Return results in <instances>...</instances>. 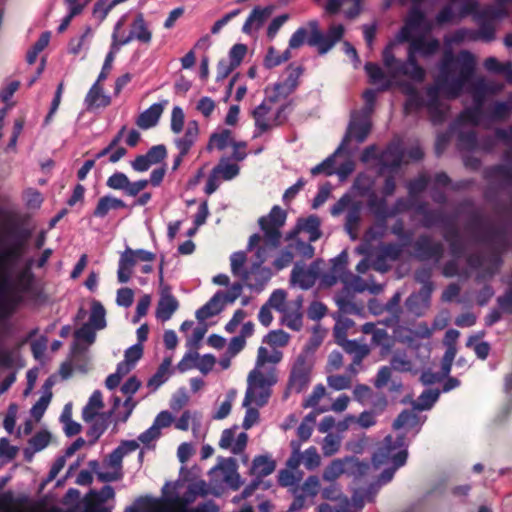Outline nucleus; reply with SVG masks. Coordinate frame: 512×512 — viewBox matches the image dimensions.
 <instances>
[{"label":"nucleus","mask_w":512,"mask_h":512,"mask_svg":"<svg viewBox=\"0 0 512 512\" xmlns=\"http://www.w3.org/2000/svg\"><path fill=\"white\" fill-rule=\"evenodd\" d=\"M475 70L476 59L470 51L461 50L455 55L452 50H445L439 63V74L435 84L426 88L425 107H434L435 104L441 103V91L450 99L459 97L464 86L473 78Z\"/></svg>","instance_id":"1"},{"label":"nucleus","mask_w":512,"mask_h":512,"mask_svg":"<svg viewBox=\"0 0 512 512\" xmlns=\"http://www.w3.org/2000/svg\"><path fill=\"white\" fill-rule=\"evenodd\" d=\"M344 32V26L337 24L331 25L327 33L324 34L319 29V22L317 20H310L307 23V27H299L292 34L289 40V48L297 49L306 42L309 46L316 47L320 55H324L343 38Z\"/></svg>","instance_id":"2"},{"label":"nucleus","mask_w":512,"mask_h":512,"mask_svg":"<svg viewBox=\"0 0 512 512\" xmlns=\"http://www.w3.org/2000/svg\"><path fill=\"white\" fill-rule=\"evenodd\" d=\"M466 230L471 233L476 242L487 245L495 253H503L509 247L505 229L487 222L479 212L473 211L470 214Z\"/></svg>","instance_id":"3"},{"label":"nucleus","mask_w":512,"mask_h":512,"mask_svg":"<svg viewBox=\"0 0 512 512\" xmlns=\"http://www.w3.org/2000/svg\"><path fill=\"white\" fill-rule=\"evenodd\" d=\"M275 383L276 377L273 373L266 375L258 369H253L247 378V389L242 405L255 404L257 407H263L267 404L271 396V386Z\"/></svg>","instance_id":"4"},{"label":"nucleus","mask_w":512,"mask_h":512,"mask_svg":"<svg viewBox=\"0 0 512 512\" xmlns=\"http://www.w3.org/2000/svg\"><path fill=\"white\" fill-rule=\"evenodd\" d=\"M287 213L280 206L274 205L269 214L258 220L260 229L263 231V240L271 248H278L281 243L282 234L280 229L285 225Z\"/></svg>","instance_id":"5"},{"label":"nucleus","mask_w":512,"mask_h":512,"mask_svg":"<svg viewBox=\"0 0 512 512\" xmlns=\"http://www.w3.org/2000/svg\"><path fill=\"white\" fill-rule=\"evenodd\" d=\"M406 435L399 434L396 437L387 435L377 446L376 451L372 456V463L375 468L381 466L394 464V457L398 453L404 452L406 459L408 458V451L405 444Z\"/></svg>","instance_id":"6"},{"label":"nucleus","mask_w":512,"mask_h":512,"mask_svg":"<svg viewBox=\"0 0 512 512\" xmlns=\"http://www.w3.org/2000/svg\"><path fill=\"white\" fill-rule=\"evenodd\" d=\"M25 245L14 239L12 244L0 252V293H6L11 288L7 268L14 265L23 256Z\"/></svg>","instance_id":"7"},{"label":"nucleus","mask_w":512,"mask_h":512,"mask_svg":"<svg viewBox=\"0 0 512 512\" xmlns=\"http://www.w3.org/2000/svg\"><path fill=\"white\" fill-rule=\"evenodd\" d=\"M312 365L305 354H300L291 369L287 388L295 393L302 392L310 383Z\"/></svg>","instance_id":"8"},{"label":"nucleus","mask_w":512,"mask_h":512,"mask_svg":"<svg viewBox=\"0 0 512 512\" xmlns=\"http://www.w3.org/2000/svg\"><path fill=\"white\" fill-rule=\"evenodd\" d=\"M27 502L26 497L15 498L12 491H5L0 493V512H65L60 507L53 506L46 509L43 504L36 503L29 509H21Z\"/></svg>","instance_id":"9"},{"label":"nucleus","mask_w":512,"mask_h":512,"mask_svg":"<svg viewBox=\"0 0 512 512\" xmlns=\"http://www.w3.org/2000/svg\"><path fill=\"white\" fill-rule=\"evenodd\" d=\"M371 131V122L366 115L352 114L346 134L336 149V153L342 151L351 139L363 143Z\"/></svg>","instance_id":"10"},{"label":"nucleus","mask_w":512,"mask_h":512,"mask_svg":"<svg viewBox=\"0 0 512 512\" xmlns=\"http://www.w3.org/2000/svg\"><path fill=\"white\" fill-rule=\"evenodd\" d=\"M415 256L420 261H440L444 255V246L439 241H433L429 235H420L413 244Z\"/></svg>","instance_id":"11"},{"label":"nucleus","mask_w":512,"mask_h":512,"mask_svg":"<svg viewBox=\"0 0 512 512\" xmlns=\"http://www.w3.org/2000/svg\"><path fill=\"white\" fill-rule=\"evenodd\" d=\"M272 277V271L260 263H252L249 269L244 270L241 278L251 290L261 292Z\"/></svg>","instance_id":"12"},{"label":"nucleus","mask_w":512,"mask_h":512,"mask_svg":"<svg viewBox=\"0 0 512 512\" xmlns=\"http://www.w3.org/2000/svg\"><path fill=\"white\" fill-rule=\"evenodd\" d=\"M417 54L418 53L413 50V46L410 44L407 59L405 61L401 60L397 72L399 76H407L415 82L422 83L425 80L426 71L419 65L416 58Z\"/></svg>","instance_id":"13"},{"label":"nucleus","mask_w":512,"mask_h":512,"mask_svg":"<svg viewBox=\"0 0 512 512\" xmlns=\"http://www.w3.org/2000/svg\"><path fill=\"white\" fill-rule=\"evenodd\" d=\"M134 39L143 44H149L152 40V33L149 30L142 13L137 14L134 18L133 22L131 23L128 36L119 41L117 40V44L119 46H124Z\"/></svg>","instance_id":"14"},{"label":"nucleus","mask_w":512,"mask_h":512,"mask_svg":"<svg viewBox=\"0 0 512 512\" xmlns=\"http://www.w3.org/2000/svg\"><path fill=\"white\" fill-rule=\"evenodd\" d=\"M178 308L179 302L171 293L170 287H164L161 291V296L157 304L156 317L163 322L168 321Z\"/></svg>","instance_id":"15"},{"label":"nucleus","mask_w":512,"mask_h":512,"mask_svg":"<svg viewBox=\"0 0 512 512\" xmlns=\"http://www.w3.org/2000/svg\"><path fill=\"white\" fill-rule=\"evenodd\" d=\"M431 288L430 286L421 287L418 292L412 293L405 302L406 308L409 312L416 316L424 314L425 310L430 305L431 299Z\"/></svg>","instance_id":"16"},{"label":"nucleus","mask_w":512,"mask_h":512,"mask_svg":"<svg viewBox=\"0 0 512 512\" xmlns=\"http://www.w3.org/2000/svg\"><path fill=\"white\" fill-rule=\"evenodd\" d=\"M364 69L372 85L378 86V91H388L393 86L392 77L387 75L383 69L376 63L367 62Z\"/></svg>","instance_id":"17"},{"label":"nucleus","mask_w":512,"mask_h":512,"mask_svg":"<svg viewBox=\"0 0 512 512\" xmlns=\"http://www.w3.org/2000/svg\"><path fill=\"white\" fill-rule=\"evenodd\" d=\"M199 135V124L196 120L188 122L184 136L175 139V146L179 151H182V155H187L195 144Z\"/></svg>","instance_id":"18"},{"label":"nucleus","mask_w":512,"mask_h":512,"mask_svg":"<svg viewBox=\"0 0 512 512\" xmlns=\"http://www.w3.org/2000/svg\"><path fill=\"white\" fill-rule=\"evenodd\" d=\"M163 111L164 105L162 103H154L138 116L136 124L141 129L154 127L158 123Z\"/></svg>","instance_id":"19"},{"label":"nucleus","mask_w":512,"mask_h":512,"mask_svg":"<svg viewBox=\"0 0 512 512\" xmlns=\"http://www.w3.org/2000/svg\"><path fill=\"white\" fill-rule=\"evenodd\" d=\"M475 105L464 109L458 116V121L463 124H471L478 126L480 124L481 116L483 115V97L479 95L474 96Z\"/></svg>","instance_id":"20"},{"label":"nucleus","mask_w":512,"mask_h":512,"mask_svg":"<svg viewBox=\"0 0 512 512\" xmlns=\"http://www.w3.org/2000/svg\"><path fill=\"white\" fill-rule=\"evenodd\" d=\"M404 158L403 149L396 144H391L383 152L382 155V166L389 169L392 172L397 171L402 165Z\"/></svg>","instance_id":"21"},{"label":"nucleus","mask_w":512,"mask_h":512,"mask_svg":"<svg viewBox=\"0 0 512 512\" xmlns=\"http://www.w3.org/2000/svg\"><path fill=\"white\" fill-rule=\"evenodd\" d=\"M342 349L353 355L354 364H361L363 359L370 354V348L366 344H359L356 340L343 339L336 342Z\"/></svg>","instance_id":"22"},{"label":"nucleus","mask_w":512,"mask_h":512,"mask_svg":"<svg viewBox=\"0 0 512 512\" xmlns=\"http://www.w3.org/2000/svg\"><path fill=\"white\" fill-rule=\"evenodd\" d=\"M223 308L222 291H218L206 304L196 311V318L199 321H205L206 319L219 314Z\"/></svg>","instance_id":"23"},{"label":"nucleus","mask_w":512,"mask_h":512,"mask_svg":"<svg viewBox=\"0 0 512 512\" xmlns=\"http://www.w3.org/2000/svg\"><path fill=\"white\" fill-rule=\"evenodd\" d=\"M126 203L120 199L110 195H105L98 200V203L93 211V216L96 218H104L110 210L125 208Z\"/></svg>","instance_id":"24"},{"label":"nucleus","mask_w":512,"mask_h":512,"mask_svg":"<svg viewBox=\"0 0 512 512\" xmlns=\"http://www.w3.org/2000/svg\"><path fill=\"white\" fill-rule=\"evenodd\" d=\"M410 44L418 55L425 58L433 56L440 49V42L436 38L427 40L424 36H418L415 37Z\"/></svg>","instance_id":"25"},{"label":"nucleus","mask_w":512,"mask_h":512,"mask_svg":"<svg viewBox=\"0 0 512 512\" xmlns=\"http://www.w3.org/2000/svg\"><path fill=\"white\" fill-rule=\"evenodd\" d=\"M101 82H96L91 86L85 97V104L87 109L93 107H106L110 104V98L103 94V88L100 85Z\"/></svg>","instance_id":"26"},{"label":"nucleus","mask_w":512,"mask_h":512,"mask_svg":"<svg viewBox=\"0 0 512 512\" xmlns=\"http://www.w3.org/2000/svg\"><path fill=\"white\" fill-rule=\"evenodd\" d=\"M484 178L488 181L503 179L506 185L512 186V166L510 164H496L484 171Z\"/></svg>","instance_id":"27"},{"label":"nucleus","mask_w":512,"mask_h":512,"mask_svg":"<svg viewBox=\"0 0 512 512\" xmlns=\"http://www.w3.org/2000/svg\"><path fill=\"white\" fill-rule=\"evenodd\" d=\"M316 273L312 269H304L295 265L291 271V282L298 284L302 289H309L315 284Z\"/></svg>","instance_id":"28"},{"label":"nucleus","mask_w":512,"mask_h":512,"mask_svg":"<svg viewBox=\"0 0 512 512\" xmlns=\"http://www.w3.org/2000/svg\"><path fill=\"white\" fill-rule=\"evenodd\" d=\"M121 25H122V21H118L115 26V30L112 35L113 42L111 45V50L107 53V55L105 57L101 72L99 73L98 78H97L98 82H102V81L106 80L111 69H112V64L115 59V53L119 49V45L117 44V31L121 27Z\"/></svg>","instance_id":"29"},{"label":"nucleus","mask_w":512,"mask_h":512,"mask_svg":"<svg viewBox=\"0 0 512 512\" xmlns=\"http://www.w3.org/2000/svg\"><path fill=\"white\" fill-rule=\"evenodd\" d=\"M104 403L102 399V393L99 390H95L90 396L88 403L82 410V418L86 423L91 422L98 415V411L103 408Z\"/></svg>","instance_id":"30"},{"label":"nucleus","mask_w":512,"mask_h":512,"mask_svg":"<svg viewBox=\"0 0 512 512\" xmlns=\"http://www.w3.org/2000/svg\"><path fill=\"white\" fill-rule=\"evenodd\" d=\"M89 1L90 0H65V3L69 6V13L62 19L57 29L58 33L66 31L72 19L82 13L84 7Z\"/></svg>","instance_id":"31"},{"label":"nucleus","mask_w":512,"mask_h":512,"mask_svg":"<svg viewBox=\"0 0 512 512\" xmlns=\"http://www.w3.org/2000/svg\"><path fill=\"white\" fill-rule=\"evenodd\" d=\"M275 467V461L266 455H259L253 460L251 473L258 477H265L270 475L275 470Z\"/></svg>","instance_id":"32"},{"label":"nucleus","mask_w":512,"mask_h":512,"mask_svg":"<svg viewBox=\"0 0 512 512\" xmlns=\"http://www.w3.org/2000/svg\"><path fill=\"white\" fill-rule=\"evenodd\" d=\"M484 67L487 71L504 75L508 82L512 83V63H501L495 57H488L484 61Z\"/></svg>","instance_id":"33"},{"label":"nucleus","mask_w":512,"mask_h":512,"mask_svg":"<svg viewBox=\"0 0 512 512\" xmlns=\"http://www.w3.org/2000/svg\"><path fill=\"white\" fill-rule=\"evenodd\" d=\"M299 228L301 231L309 233L311 242L317 241L321 237L320 219L316 215H310L305 219L298 220Z\"/></svg>","instance_id":"34"},{"label":"nucleus","mask_w":512,"mask_h":512,"mask_svg":"<svg viewBox=\"0 0 512 512\" xmlns=\"http://www.w3.org/2000/svg\"><path fill=\"white\" fill-rule=\"evenodd\" d=\"M212 170H214L222 180L229 181L238 176L240 167L236 163H229L228 158L222 157Z\"/></svg>","instance_id":"35"},{"label":"nucleus","mask_w":512,"mask_h":512,"mask_svg":"<svg viewBox=\"0 0 512 512\" xmlns=\"http://www.w3.org/2000/svg\"><path fill=\"white\" fill-rule=\"evenodd\" d=\"M106 310L101 302L94 300L91 305V313L89 316V321L87 324H90L96 330H102L106 327Z\"/></svg>","instance_id":"36"},{"label":"nucleus","mask_w":512,"mask_h":512,"mask_svg":"<svg viewBox=\"0 0 512 512\" xmlns=\"http://www.w3.org/2000/svg\"><path fill=\"white\" fill-rule=\"evenodd\" d=\"M234 140L232 139V132L229 129H223L219 133L211 134L207 144V150L211 151L214 147L218 150H224L228 145H231Z\"/></svg>","instance_id":"37"},{"label":"nucleus","mask_w":512,"mask_h":512,"mask_svg":"<svg viewBox=\"0 0 512 512\" xmlns=\"http://www.w3.org/2000/svg\"><path fill=\"white\" fill-rule=\"evenodd\" d=\"M406 464V455L404 452L398 453L396 457H394V464H388L386 465L387 468H385L381 474L378 477V482L381 484H387L389 483L393 477L395 472L402 466Z\"/></svg>","instance_id":"38"},{"label":"nucleus","mask_w":512,"mask_h":512,"mask_svg":"<svg viewBox=\"0 0 512 512\" xmlns=\"http://www.w3.org/2000/svg\"><path fill=\"white\" fill-rule=\"evenodd\" d=\"M393 43H389L382 52V59L384 66L388 69V73L392 78L399 76L397 70L401 60L397 59L393 53Z\"/></svg>","instance_id":"39"},{"label":"nucleus","mask_w":512,"mask_h":512,"mask_svg":"<svg viewBox=\"0 0 512 512\" xmlns=\"http://www.w3.org/2000/svg\"><path fill=\"white\" fill-rule=\"evenodd\" d=\"M92 424L88 428L86 434L90 438V444H95L108 427V418L101 414L98 418L91 421Z\"/></svg>","instance_id":"40"},{"label":"nucleus","mask_w":512,"mask_h":512,"mask_svg":"<svg viewBox=\"0 0 512 512\" xmlns=\"http://www.w3.org/2000/svg\"><path fill=\"white\" fill-rule=\"evenodd\" d=\"M270 110L271 108L267 106L265 102H262L252 112V116L255 120V125L259 129L260 133H264L271 128V125L269 124L266 118Z\"/></svg>","instance_id":"41"},{"label":"nucleus","mask_w":512,"mask_h":512,"mask_svg":"<svg viewBox=\"0 0 512 512\" xmlns=\"http://www.w3.org/2000/svg\"><path fill=\"white\" fill-rule=\"evenodd\" d=\"M439 395L440 393L437 389H428L423 391L414 403V408L419 411L429 410L438 400Z\"/></svg>","instance_id":"42"},{"label":"nucleus","mask_w":512,"mask_h":512,"mask_svg":"<svg viewBox=\"0 0 512 512\" xmlns=\"http://www.w3.org/2000/svg\"><path fill=\"white\" fill-rule=\"evenodd\" d=\"M361 220V205L355 202L348 209L346 214L345 229L348 233L352 234L358 229Z\"/></svg>","instance_id":"43"},{"label":"nucleus","mask_w":512,"mask_h":512,"mask_svg":"<svg viewBox=\"0 0 512 512\" xmlns=\"http://www.w3.org/2000/svg\"><path fill=\"white\" fill-rule=\"evenodd\" d=\"M458 146L459 149L465 151H475L479 147V141L476 131L470 130L460 132L458 134Z\"/></svg>","instance_id":"44"},{"label":"nucleus","mask_w":512,"mask_h":512,"mask_svg":"<svg viewBox=\"0 0 512 512\" xmlns=\"http://www.w3.org/2000/svg\"><path fill=\"white\" fill-rule=\"evenodd\" d=\"M512 112V102L497 101L489 109V116L495 121L506 120Z\"/></svg>","instance_id":"45"},{"label":"nucleus","mask_w":512,"mask_h":512,"mask_svg":"<svg viewBox=\"0 0 512 512\" xmlns=\"http://www.w3.org/2000/svg\"><path fill=\"white\" fill-rule=\"evenodd\" d=\"M430 178L426 174L419 175L416 179L409 181L407 185L410 198H416L424 192L429 184Z\"/></svg>","instance_id":"46"},{"label":"nucleus","mask_w":512,"mask_h":512,"mask_svg":"<svg viewBox=\"0 0 512 512\" xmlns=\"http://www.w3.org/2000/svg\"><path fill=\"white\" fill-rule=\"evenodd\" d=\"M129 181V178L125 173L117 171L108 177L106 185L113 190H122L126 195Z\"/></svg>","instance_id":"47"},{"label":"nucleus","mask_w":512,"mask_h":512,"mask_svg":"<svg viewBox=\"0 0 512 512\" xmlns=\"http://www.w3.org/2000/svg\"><path fill=\"white\" fill-rule=\"evenodd\" d=\"M391 233L395 235L404 246H409L412 242L413 232L405 229L402 219H397L391 226Z\"/></svg>","instance_id":"48"},{"label":"nucleus","mask_w":512,"mask_h":512,"mask_svg":"<svg viewBox=\"0 0 512 512\" xmlns=\"http://www.w3.org/2000/svg\"><path fill=\"white\" fill-rule=\"evenodd\" d=\"M368 205L374 214L383 221V223H385L387 218L391 217L390 209H388L384 198L378 199L376 197H372L369 199Z\"/></svg>","instance_id":"49"},{"label":"nucleus","mask_w":512,"mask_h":512,"mask_svg":"<svg viewBox=\"0 0 512 512\" xmlns=\"http://www.w3.org/2000/svg\"><path fill=\"white\" fill-rule=\"evenodd\" d=\"M127 154L125 147H117L116 149L109 143L95 155V160L109 155V162L117 163Z\"/></svg>","instance_id":"50"},{"label":"nucleus","mask_w":512,"mask_h":512,"mask_svg":"<svg viewBox=\"0 0 512 512\" xmlns=\"http://www.w3.org/2000/svg\"><path fill=\"white\" fill-rule=\"evenodd\" d=\"M417 421V415L413 411L405 409L397 416L392 426L395 430H399L406 426L414 427L417 424Z\"/></svg>","instance_id":"51"},{"label":"nucleus","mask_w":512,"mask_h":512,"mask_svg":"<svg viewBox=\"0 0 512 512\" xmlns=\"http://www.w3.org/2000/svg\"><path fill=\"white\" fill-rule=\"evenodd\" d=\"M336 151L327 157L325 160H323L321 163L316 165L311 169V174L313 176L319 175V174H325L327 176H331L336 173L335 170V156Z\"/></svg>","instance_id":"52"},{"label":"nucleus","mask_w":512,"mask_h":512,"mask_svg":"<svg viewBox=\"0 0 512 512\" xmlns=\"http://www.w3.org/2000/svg\"><path fill=\"white\" fill-rule=\"evenodd\" d=\"M115 496V492L112 486L105 485L99 491L91 490L87 495L89 501L96 504H102L112 499Z\"/></svg>","instance_id":"53"},{"label":"nucleus","mask_w":512,"mask_h":512,"mask_svg":"<svg viewBox=\"0 0 512 512\" xmlns=\"http://www.w3.org/2000/svg\"><path fill=\"white\" fill-rule=\"evenodd\" d=\"M88 466L90 468L89 471L97 474V478L101 482H113L117 481L122 477V473L120 472H100V464L97 460H91L88 462Z\"/></svg>","instance_id":"54"},{"label":"nucleus","mask_w":512,"mask_h":512,"mask_svg":"<svg viewBox=\"0 0 512 512\" xmlns=\"http://www.w3.org/2000/svg\"><path fill=\"white\" fill-rule=\"evenodd\" d=\"M405 247L406 246H404L402 244V242H400V243H387V244H384L382 246L380 255L384 259H390L392 261H397L401 257L403 249Z\"/></svg>","instance_id":"55"},{"label":"nucleus","mask_w":512,"mask_h":512,"mask_svg":"<svg viewBox=\"0 0 512 512\" xmlns=\"http://www.w3.org/2000/svg\"><path fill=\"white\" fill-rule=\"evenodd\" d=\"M354 325L350 318H338L333 327L335 342L346 339L348 330Z\"/></svg>","instance_id":"56"},{"label":"nucleus","mask_w":512,"mask_h":512,"mask_svg":"<svg viewBox=\"0 0 512 512\" xmlns=\"http://www.w3.org/2000/svg\"><path fill=\"white\" fill-rule=\"evenodd\" d=\"M34 281V274L31 271V260L26 267L17 275V285L20 290L26 292L32 287Z\"/></svg>","instance_id":"57"},{"label":"nucleus","mask_w":512,"mask_h":512,"mask_svg":"<svg viewBox=\"0 0 512 512\" xmlns=\"http://www.w3.org/2000/svg\"><path fill=\"white\" fill-rule=\"evenodd\" d=\"M115 6L113 0H98L93 7V17L101 23Z\"/></svg>","instance_id":"58"},{"label":"nucleus","mask_w":512,"mask_h":512,"mask_svg":"<svg viewBox=\"0 0 512 512\" xmlns=\"http://www.w3.org/2000/svg\"><path fill=\"white\" fill-rule=\"evenodd\" d=\"M51 398H52V393L49 391L46 394L42 395L38 399V401L32 406L31 415L36 421H39L43 417V415L51 401Z\"/></svg>","instance_id":"59"},{"label":"nucleus","mask_w":512,"mask_h":512,"mask_svg":"<svg viewBox=\"0 0 512 512\" xmlns=\"http://www.w3.org/2000/svg\"><path fill=\"white\" fill-rule=\"evenodd\" d=\"M145 156L151 166L162 163L167 157L166 146L164 144L154 145L146 152Z\"/></svg>","instance_id":"60"},{"label":"nucleus","mask_w":512,"mask_h":512,"mask_svg":"<svg viewBox=\"0 0 512 512\" xmlns=\"http://www.w3.org/2000/svg\"><path fill=\"white\" fill-rule=\"evenodd\" d=\"M270 346L284 347L289 342V335L283 330L270 331L264 340Z\"/></svg>","instance_id":"61"},{"label":"nucleus","mask_w":512,"mask_h":512,"mask_svg":"<svg viewBox=\"0 0 512 512\" xmlns=\"http://www.w3.org/2000/svg\"><path fill=\"white\" fill-rule=\"evenodd\" d=\"M371 343L374 346H380L384 351H388L392 345L388 332L384 328H378L373 333Z\"/></svg>","instance_id":"62"},{"label":"nucleus","mask_w":512,"mask_h":512,"mask_svg":"<svg viewBox=\"0 0 512 512\" xmlns=\"http://www.w3.org/2000/svg\"><path fill=\"white\" fill-rule=\"evenodd\" d=\"M185 115L183 109L179 106H175L171 112V131L175 134H179L183 130Z\"/></svg>","instance_id":"63"},{"label":"nucleus","mask_w":512,"mask_h":512,"mask_svg":"<svg viewBox=\"0 0 512 512\" xmlns=\"http://www.w3.org/2000/svg\"><path fill=\"white\" fill-rule=\"evenodd\" d=\"M271 13L272 9L270 7L261 8L257 6L251 11L248 18H252V21L255 24V29L257 30L264 24Z\"/></svg>","instance_id":"64"}]
</instances>
